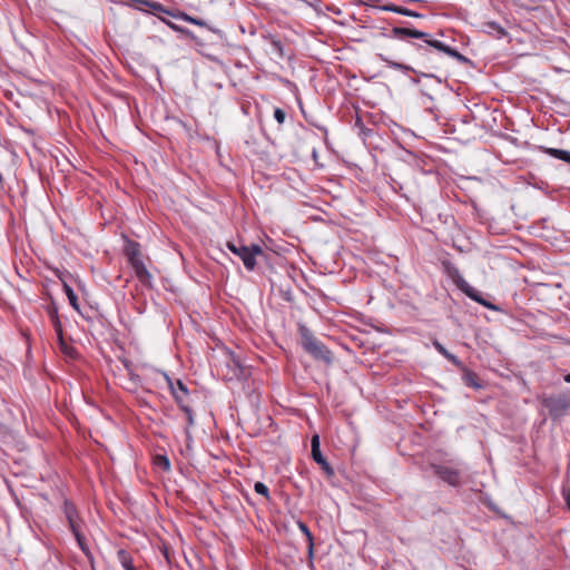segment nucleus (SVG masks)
Returning a JSON list of instances; mask_svg holds the SVG:
<instances>
[{
  "label": "nucleus",
  "instance_id": "nucleus-1",
  "mask_svg": "<svg viewBox=\"0 0 570 570\" xmlns=\"http://www.w3.org/2000/svg\"><path fill=\"white\" fill-rule=\"evenodd\" d=\"M392 35L401 40L409 37L422 39L423 43L415 45L417 51H426L428 47H433L434 49L442 51L443 53L454 58L459 62L465 63L469 61V59L462 53H460L456 49H453L439 40L432 39L431 36L426 32L407 27H394L392 29Z\"/></svg>",
  "mask_w": 570,
  "mask_h": 570
},
{
  "label": "nucleus",
  "instance_id": "nucleus-2",
  "mask_svg": "<svg viewBox=\"0 0 570 570\" xmlns=\"http://www.w3.org/2000/svg\"><path fill=\"white\" fill-rule=\"evenodd\" d=\"M299 334L301 344L306 353L317 361H322L326 364L332 363V352L320 340H317L306 326L302 325L299 327Z\"/></svg>",
  "mask_w": 570,
  "mask_h": 570
},
{
  "label": "nucleus",
  "instance_id": "nucleus-3",
  "mask_svg": "<svg viewBox=\"0 0 570 570\" xmlns=\"http://www.w3.org/2000/svg\"><path fill=\"white\" fill-rule=\"evenodd\" d=\"M227 248L238 256L247 271H253L256 266V257L264 254L263 248L258 244L246 246L243 244L236 245L233 242H227Z\"/></svg>",
  "mask_w": 570,
  "mask_h": 570
},
{
  "label": "nucleus",
  "instance_id": "nucleus-4",
  "mask_svg": "<svg viewBox=\"0 0 570 570\" xmlns=\"http://www.w3.org/2000/svg\"><path fill=\"white\" fill-rule=\"evenodd\" d=\"M126 255L128 257V262L134 268L136 276L145 282L150 278V273L147 271L140 255L139 245L137 243H130L126 248Z\"/></svg>",
  "mask_w": 570,
  "mask_h": 570
},
{
  "label": "nucleus",
  "instance_id": "nucleus-5",
  "mask_svg": "<svg viewBox=\"0 0 570 570\" xmlns=\"http://www.w3.org/2000/svg\"><path fill=\"white\" fill-rule=\"evenodd\" d=\"M63 511H65L66 518L68 520L69 528H70L71 532L73 533L79 547L82 550H85L86 538L80 532V524L78 522V512H77L76 507L72 503L66 501L65 505H63Z\"/></svg>",
  "mask_w": 570,
  "mask_h": 570
},
{
  "label": "nucleus",
  "instance_id": "nucleus-6",
  "mask_svg": "<svg viewBox=\"0 0 570 570\" xmlns=\"http://www.w3.org/2000/svg\"><path fill=\"white\" fill-rule=\"evenodd\" d=\"M431 469L435 475L449 485L459 487L461 484V469L442 464H432Z\"/></svg>",
  "mask_w": 570,
  "mask_h": 570
},
{
  "label": "nucleus",
  "instance_id": "nucleus-7",
  "mask_svg": "<svg viewBox=\"0 0 570 570\" xmlns=\"http://www.w3.org/2000/svg\"><path fill=\"white\" fill-rule=\"evenodd\" d=\"M542 404L548 410L550 416L553 419L562 416L569 407V402L563 396L546 397Z\"/></svg>",
  "mask_w": 570,
  "mask_h": 570
},
{
  "label": "nucleus",
  "instance_id": "nucleus-8",
  "mask_svg": "<svg viewBox=\"0 0 570 570\" xmlns=\"http://www.w3.org/2000/svg\"><path fill=\"white\" fill-rule=\"evenodd\" d=\"M438 52L440 51L433 47H428L426 51H417L420 56V63L425 69L441 70L443 68V59Z\"/></svg>",
  "mask_w": 570,
  "mask_h": 570
},
{
  "label": "nucleus",
  "instance_id": "nucleus-9",
  "mask_svg": "<svg viewBox=\"0 0 570 570\" xmlns=\"http://www.w3.org/2000/svg\"><path fill=\"white\" fill-rule=\"evenodd\" d=\"M380 58L382 59V61H384L392 69H395V70H399V71H403V72L412 71V72L416 73L417 78L412 79V81L414 83H417L420 81V79H419L420 77L434 78V79L438 80L439 83L442 82V79L440 77L435 76L434 73L417 71V70H415L414 68H412L409 65L401 63V62H397V61H393V60L384 57L383 55H380Z\"/></svg>",
  "mask_w": 570,
  "mask_h": 570
},
{
  "label": "nucleus",
  "instance_id": "nucleus-10",
  "mask_svg": "<svg viewBox=\"0 0 570 570\" xmlns=\"http://www.w3.org/2000/svg\"><path fill=\"white\" fill-rule=\"evenodd\" d=\"M164 377L170 387V391H171V394H173L175 401L178 403L181 411H184V413L186 414L187 424H188L187 429L191 428L195 423L193 410L186 403H184V397L181 395H179L178 391L174 387L169 376L167 374H164ZM186 434H187V438H189L188 430H186Z\"/></svg>",
  "mask_w": 570,
  "mask_h": 570
},
{
  "label": "nucleus",
  "instance_id": "nucleus-11",
  "mask_svg": "<svg viewBox=\"0 0 570 570\" xmlns=\"http://www.w3.org/2000/svg\"><path fill=\"white\" fill-rule=\"evenodd\" d=\"M311 446H312V458L313 460L322 468V470L328 475L332 476L334 474L333 468L330 465V463L326 461V459L323 456L321 450H320V438L318 435H313L311 440Z\"/></svg>",
  "mask_w": 570,
  "mask_h": 570
},
{
  "label": "nucleus",
  "instance_id": "nucleus-12",
  "mask_svg": "<svg viewBox=\"0 0 570 570\" xmlns=\"http://www.w3.org/2000/svg\"><path fill=\"white\" fill-rule=\"evenodd\" d=\"M146 3L153 8L154 10H157V11H161V12H166L167 14H170L171 17L174 18H177V19H180L183 21H186V22H189V23H193V24H196V26H199V27H208L207 22L202 20V19H198V18H195V17H191L185 12H178V13H173L168 10H166L160 3L158 2H148L146 1Z\"/></svg>",
  "mask_w": 570,
  "mask_h": 570
},
{
  "label": "nucleus",
  "instance_id": "nucleus-13",
  "mask_svg": "<svg viewBox=\"0 0 570 570\" xmlns=\"http://www.w3.org/2000/svg\"><path fill=\"white\" fill-rule=\"evenodd\" d=\"M444 269L448 276L453 281V283L461 289L463 293L470 288V284L463 278L460 271L450 262L443 263Z\"/></svg>",
  "mask_w": 570,
  "mask_h": 570
},
{
  "label": "nucleus",
  "instance_id": "nucleus-14",
  "mask_svg": "<svg viewBox=\"0 0 570 570\" xmlns=\"http://www.w3.org/2000/svg\"><path fill=\"white\" fill-rule=\"evenodd\" d=\"M464 294L470 297L471 299H473L474 302H478L479 304L483 305L484 307L489 308V309H492V311H498L499 308L492 304L491 302L487 301L483 296H482V293L479 292L478 289H475L474 287L470 286L469 289H466L464 292Z\"/></svg>",
  "mask_w": 570,
  "mask_h": 570
},
{
  "label": "nucleus",
  "instance_id": "nucleus-15",
  "mask_svg": "<svg viewBox=\"0 0 570 570\" xmlns=\"http://www.w3.org/2000/svg\"><path fill=\"white\" fill-rule=\"evenodd\" d=\"M484 31L497 39H502L507 36L505 29L495 21H488L483 24Z\"/></svg>",
  "mask_w": 570,
  "mask_h": 570
},
{
  "label": "nucleus",
  "instance_id": "nucleus-16",
  "mask_svg": "<svg viewBox=\"0 0 570 570\" xmlns=\"http://www.w3.org/2000/svg\"><path fill=\"white\" fill-rule=\"evenodd\" d=\"M434 347L436 351L442 354L448 361H450L452 364L460 366L461 361L452 353H450L439 341L433 342Z\"/></svg>",
  "mask_w": 570,
  "mask_h": 570
},
{
  "label": "nucleus",
  "instance_id": "nucleus-17",
  "mask_svg": "<svg viewBox=\"0 0 570 570\" xmlns=\"http://www.w3.org/2000/svg\"><path fill=\"white\" fill-rule=\"evenodd\" d=\"M462 380H463L464 384L468 385V386H471V387H474V389L482 387V385H481V383L479 381L478 375L474 372H472V371L464 370L463 375H462Z\"/></svg>",
  "mask_w": 570,
  "mask_h": 570
},
{
  "label": "nucleus",
  "instance_id": "nucleus-18",
  "mask_svg": "<svg viewBox=\"0 0 570 570\" xmlns=\"http://www.w3.org/2000/svg\"><path fill=\"white\" fill-rule=\"evenodd\" d=\"M543 151L548 154L549 156H552L557 159L563 160L568 164H570V153L568 150L563 149H557V148H543Z\"/></svg>",
  "mask_w": 570,
  "mask_h": 570
},
{
  "label": "nucleus",
  "instance_id": "nucleus-19",
  "mask_svg": "<svg viewBox=\"0 0 570 570\" xmlns=\"http://www.w3.org/2000/svg\"><path fill=\"white\" fill-rule=\"evenodd\" d=\"M354 129L357 130L358 135L363 138H366L372 132L371 129L366 128L362 118L356 114L355 121H354Z\"/></svg>",
  "mask_w": 570,
  "mask_h": 570
},
{
  "label": "nucleus",
  "instance_id": "nucleus-20",
  "mask_svg": "<svg viewBox=\"0 0 570 570\" xmlns=\"http://www.w3.org/2000/svg\"><path fill=\"white\" fill-rule=\"evenodd\" d=\"M161 20H163V21H164V22H165V23H166V24H167L171 30H174V31H176V32H179V33L184 35V36H185V37H187V38H190V39H194V38H195L194 33H193L190 30H188V29H186V28H184V27H180V26H178V24H176V23H174V22H171V21H169V20H166V19H161Z\"/></svg>",
  "mask_w": 570,
  "mask_h": 570
},
{
  "label": "nucleus",
  "instance_id": "nucleus-21",
  "mask_svg": "<svg viewBox=\"0 0 570 570\" xmlns=\"http://www.w3.org/2000/svg\"><path fill=\"white\" fill-rule=\"evenodd\" d=\"M298 528L305 534V537H306V539L308 541V553H309V556H312L313 554V547H314L313 535H312L308 527L304 522H298Z\"/></svg>",
  "mask_w": 570,
  "mask_h": 570
},
{
  "label": "nucleus",
  "instance_id": "nucleus-22",
  "mask_svg": "<svg viewBox=\"0 0 570 570\" xmlns=\"http://www.w3.org/2000/svg\"><path fill=\"white\" fill-rule=\"evenodd\" d=\"M65 292H66V295L69 299V303L70 305L75 308V309H79V306H78V298H77V295L75 294L73 289L65 284Z\"/></svg>",
  "mask_w": 570,
  "mask_h": 570
},
{
  "label": "nucleus",
  "instance_id": "nucleus-23",
  "mask_svg": "<svg viewBox=\"0 0 570 570\" xmlns=\"http://www.w3.org/2000/svg\"><path fill=\"white\" fill-rule=\"evenodd\" d=\"M119 558H120L121 564L125 570H135L132 562H131V558L128 557L126 551H124V550L119 551Z\"/></svg>",
  "mask_w": 570,
  "mask_h": 570
},
{
  "label": "nucleus",
  "instance_id": "nucleus-24",
  "mask_svg": "<svg viewBox=\"0 0 570 570\" xmlns=\"http://www.w3.org/2000/svg\"><path fill=\"white\" fill-rule=\"evenodd\" d=\"M171 384L178 391L179 395H181L184 397V402H185L186 397L188 395L187 386L180 380H177L175 383L171 381Z\"/></svg>",
  "mask_w": 570,
  "mask_h": 570
},
{
  "label": "nucleus",
  "instance_id": "nucleus-25",
  "mask_svg": "<svg viewBox=\"0 0 570 570\" xmlns=\"http://www.w3.org/2000/svg\"><path fill=\"white\" fill-rule=\"evenodd\" d=\"M254 490L256 493L265 497L267 500L269 499V490L263 482H256L254 484Z\"/></svg>",
  "mask_w": 570,
  "mask_h": 570
},
{
  "label": "nucleus",
  "instance_id": "nucleus-26",
  "mask_svg": "<svg viewBox=\"0 0 570 570\" xmlns=\"http://www.w3.org/2000/svg\"><path fill=\"white\" fill-rule=\"evenodd\" d=\"M404 8L405 7H400V6H396V4H393V3H387V4H384V6L381 7V9L383 11L395 12V13H399V14H402Z\"/></svg>",
  "mask_w": 570,
  "mask_h": 570
},
{
  "label": "nucleus",
  "instance_id": "nucleus-27",
  "mask_svg": "<svg viewBox=\"0 0 570 570\" xmlns=\"http://www.w3.org/2000/svg\"><path fill=\"white\" fill-rule=\"evenodd\" d=\"M274 118L279 125H283L286 118V112L281 108H275Z\"/></svg>",
  "mask_w": 570,
  "mask_h": 570
},
{
  "label": "nucleus",
  "instance_id": "nucleus-28",
  "mask_svg": "<svg viewBox=\"0 0 570 570\" xmlns=\"http://www.w3.org/2000/svg\"><path fill=\"white\" fill-rule=\"evenodd\" d=\"M55 331H56V334H57V337L58 338H61V335H62V325H61V322L59 320V316H55L53 317V322L51 323Z\"/></svg>",
  "mask_w": 570,
  "mask_h": 570
},
{
  "label": "nucleus",
  "instance_id": "nucleus-29",
  "mask_svg": "<svg viewBox=\"0 0 570 570\" xmlns=\"http://www.w3.org/2000/svg\"><path fill=\"white\" fill-rule=\"evenodd\" d=\"M157 464L165 471H168L170 469V462L166 456H157Z\"/></svg>",
  "mask_w": 570,
  "mask_h": 570
},
{
  "label": "nucleus",
  "instance_id": "nucleus-30",
  "mask_svg": "<svg viewBox=\"0 0 570 570\" xmlns=\"http://www.w3.org/2000/svg\"><path fill=\"white\" fill-rule=\"evenodd\" d=\"M58 342H59V346H60L61 351L65 354H70L72 348L66 343V341L63 340V335H61V338H58Z\"/></svg>",
  "mask_w": 570,
  "mask_h": 570
},
{
  "label": "nucleus",
  "instance_id": "nucleus-31",
  "mask_svg": "<svg viewBox=\"0 0 570 570\" xmlns=\"http://www.w3.org/2000/svg\"><path fill=\"white\" fill-rule=\"evenodd\" d=\"M402 16H406V17H413V18H421L422 14L421 13H417L413 10H410L407 8H404L403 12H402Z\"/></svg>",
  "mask_w": 570,
  "mask_h": 570
},
{
  "label": "nucleus",
  "instance_id": "nucleus-32",
  "mask_svg": "<svg viewBox=\"0 0 570 570\" xmlns=\"http://www.w3.org/2000/svg\"><path fill=\"white\" fill-rule=\"evenodd\" d=\"M48 314H49L50 321L52 323L53 322V317L58 316V311L56 308H49L48 309Z\"/></svg>",
  "mask_w": 570,
  "mask_h": 570
},
{
  "label": "nucleus",
  "instance_id": "nucleus-33",
  "mask_svg": "<svg viewBox=\"0 0 570 570\" xmlns=\"http://www.w3.org/2000/svg\"><path fill=\"white\" fill-rule=\"evenodd\" d=\"M273 46L276 48L277 51H279L281 55H283L282 53L283 47L279 41H273Z\"/></svg>",
  "mask_w": 570,
  "mask_h": 570
},
{
  "label": "nucleus",
  "instance_id": "nucleus-34",
  "mask_svg": "<svg viewBox=\"0 0 570 570\" xmlns=\"http://www.w3.org/2000/svg\"><path fill=\"white\" fill-rule=\"evenodd\" d=\"M564 380L566 382L570 383V373L566 375Z\"/></svg>",
  "mask_w": 570,
  "mask_h": 570
}]
</instances>
